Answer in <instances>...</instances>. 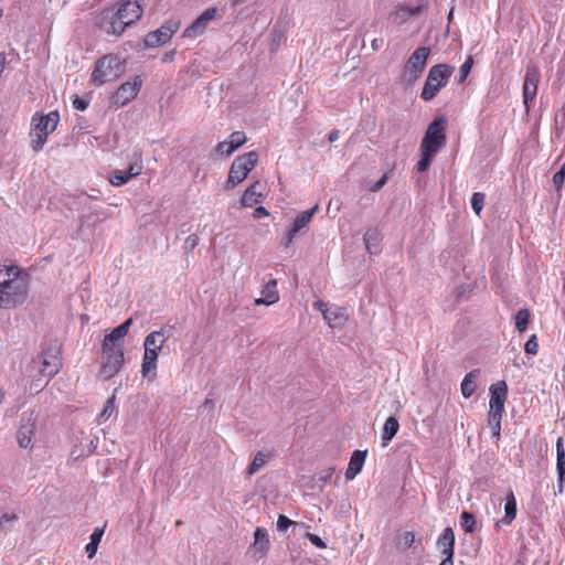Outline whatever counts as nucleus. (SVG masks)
I'll return each mask as SVG.
<instances>
[{"label":"nucleus","instance_id":"27","mask_svg":"<svg viewBox=\"0 0 565 565\" xmlns=\"http://www.w3.org/2000/svg\"><path fill=\"white\" fill-rule=\"evenodd\" d=\"M516 516V500L512 491H509L505 498V504H504V516L497 522V526H499L501 523L503 524H511L512 521Z\"/></svg>","mask_w":565,"mask_h":565},{"label":"nucleus","instance_id":"39","mask_svg":"<svg viewBox=\"0 0 565 565\" xmlns=\"http://www.w3.org/2000/svg\"><path fill=\"white\" fill-rule=\"evenodd\" d=\"M502 415L488 414V426L491 429L492 437L500 438Z\"/></svg>","mask_w":565,"mask_h":565},{"label":"nucleus","instance_id":"34","mask_svg":"<svg viewBox=\"0 0 565 565\" xmlns=\"http://www.w3.org/2000/svg\"><path fill=\"white\" fill-rule=\"evenodd\" d=\"M103 534H104V530L100 527H95L93 533L90 534L89 543L85 547L87 556L89 558L94 557V555L96 554L97 547H98V544L100 543Z\"/></svg>","mask_w":565,"mask_h":565},{"label":"nucleus","instance_id":"36","mask_svg":"<svg viewBox=\"0 0 565 565\" xmlns=\"http://www.w3.org/2000/svg\"><path fill=\"white\" fill-rule=\"evenodd\" d=\"M17 520L18 515L14 512H4L0 515V531L4 534L9 533Z\"/></svg>","mask_w":565,"mask_h":565},{"label":"nucleus","instance_id":"5","mask_svg":"<svg viewBox=\"0 0 565 565\" xmlns=\"http://www.w3.org/2000/svg\"><path fill=\"white\" fill-rule=\"evenodd\" d=\"M60 115L57 111H51L47 115L32 117L31 147L38 152L45 145L47 137L52 134L58 124Z\"/></svg>","mask_w":565,"mask_h":565},{"label":"nucleus","instance_id":"29","mask_svg":"<svg viewBox=\"0 0 565 565\" xmlns=\"http://www.w3.org/2000/svg\"><path fill=\"white\" fill-rule=\"evenodd\" d=\"M363 239H364L366 249L371 255L379 253L382 236L376 227L367 228L364 234Z\"/></svg>","mask_w":565,"mask_h":565},{"label":"nucleus","instance_id":"10","mask_svg":"<svg viewBox=\"0 0 565 565\" xmlns=\"http://www.w3.org/2000/svg\"><path fill=\"white\" fill-rule=\"evenodd\" d=\"M180 21L168 20L159 29L149 32L143 40L146 47H158L168 43L173 34L179 30Z\"/></svg>","mask_w":565,"mask_h":565},{"label":"nucleus","instance_id":"23","mask_svg":"<svg viewBox=\"0 0 565 565\" xmlns=\"http://www.w3.org/2000/svg\"><path fill=\"white\" fill-rule=\"evenodd\" d=\"M423 6H401L394 12L390 14V20L393 24L403 25L412 17L417 15L422 12Z\"/></svg>","mask_w":565,"mask_h":565},{"label":"nucleus","instance_id":"32","mask_svg":"<svg viewBox=\"0 0 565 565\" xmlns=\"http://www.w3.org/2000/svg\"><path fill=\"white\" fill-rule=\"evenodd\" d=\"M254 547L264 555L269 547L268 532L264 527H257L254 532Z\"/></svg>","mask_w":565,"mask_h":565},{"label":"nucleus","instance_id":"3","mask_svg":"<svg viewBox=\"0 0 565 565\" xmlns=\"http://www.w3.org/2000/svg\"><path fill=\"white\" fill-rule=\"evenodd\" d=\"M125 71V61L115 54H107L97 60L92 73V82L102 86L107 82L115 81Z\"/></svg>","mask_w":565,"mask_h":565},{"label":"nucleus","instance_id":"11","mask_svg":"<svg viewBox=\"0 0 565 565\" xmlns=\"http://www.w3.org/2000/svg\"><path fill=\"white\" fill-rule=\"evenodd\" d=\"M124 360V349L103 350L99 376L105 381L111 379L121 369Z\"/></svg>","mask_w":565,"mask_h":565},{"label":"nucleus","instance_id":"59","mask_svg":"<svg viewBox=\"0 0 565 565\" xmlns=\"http://www.w3.org/2000/svg\"><path fill=\"white\" fill-rule=\"evenodd\" d=\"M174 54L175 52L174 51H169V52H166L162 56V62L163 63H167V62H171L174 57Z\"/></svg>","mask_w":565,"mask_h":565},{"label":"nucleus","instance_id":"62","mask_svg":"<svg viewBox=\"0 0 565 565\" xmlns=\"http://www.w3.org/2000/svg\"><path fill=\"white\" fill-rule=\"evenodd\" d=\"M372 47H373V50H377L379 49V43H377L376 39L372 41Z\"/></svg>","mask_w":565,"mask_h":565},{"label":"nucleus","instance_id":"46","mask_svg":"<svg viewBox=\"0 0 565 565\" xmlns=\"http://www.w3.org/2000/svg\"><path fill=\"white\" fill-rule=\"evenodd\" d=\"M526 354L536 355L539 352V342L536 335H532L524 344Z\"/></svg>","mask_w":565,"mask_h":565},{"label":"nucleus","instance_id":"63","mask_svg":"<svg viewBox=\"0 0 565 565\" xmlns=\"http://www.w3.org/2000/svg\"><path fill=\"white\" fill-rule=\"evenodd\" d=\"M211 404H212V401H211V399H205V402H204V405H205V406H210Z\"/></svg>","mask_w":565,"mask_h":565},{"label":"nucleus","instance_id":"25","mask_svg":"<svg viewBox=\"0 0 565 565\" xmlns=\"http://www.w3.org/2000/svg\"><path fill=\"white\" fill-rule=\"evenodd\" d=\"M366 458V451L355 450L351 455L348 469L345 471V478L353 480L358 473L361 472Z\"/></svg>","mask_w":565,"mask_h":565},{"label":"nucleus","instance_id":"60","mask_svg":"<svg viewBox=\"0 0 565 565\" xmlns=\"http://www.w3.org/2000/svg\"><path fill=\"white\" fill-rule=\"evenodd\" d=\"M454 554L445 555V558L440 562V565H454Z\"/></svg>","mask_w":565,"mask_h":565},{"label":"nucleus","instance_id":"28","mask_svg":"<svg viewBox=\"0 0 565 565\" xmlns=\"http://www.w3.org/2000/svg\"><path fill=\"white\" fill-rule=\"evenodd\" d=\"M455 534L451 527H446L437 541V546L443 555L454 554Z\"/></svg>","mask_w":565,"mask_h":565},{"label":"nucleus","instance_id":"16","mask_svg":"<svg viewBox=\"0 0 565 565\" xmlns=\"http://www.w3.org/2000/svg\"><path fill=\"white\" fill-rule=\"evenodd\" d=\"M132 321V318H128L106 334L102 344V350L108 351L110 349H124L121 341L127 335Z\"/></svg>","mask_w":565,"mask_h":565},{"label":"nucleus","instance_id":"57","mask_svg":"<svg viewBox=\"0 0 565 565\" xmlns=\"http://www.w3.org/2000/svg\"><path fill=\"white\" fill-rule=\"evenodd\" d=\"M335 469L333 467H330L328 468L327 470H324L321 476H320V480L323 481V482H327L331 479L332 475L334 473Z\"/></svg>","mask_w":565,"mask_h":565},{"label":"nucleus","instance_id":"56","mask_svg":"<svg viewBox=\"0 0 565 565\" xmlns=\"http://www.w3.org/2000/svg\"><path fill=\"white\" fill-rule=\"evenodd\" d=\"M268 211L264 206H257L254 211V218L267 217Z\"/></svg>","mask_w":565,"mask_h":565},{"label":"nucleus","instance_id":"47","mask_svg":"<svg viewBox=\"0 0 565 565\" xmlns=\"http://www.w3.org/2000/svg\"><path fill=\"white\" fill-rule=\"evenodd\" d=\"M557 471V493H563L565 490V465L556 466Z\"/></svg>","mask_w":565,"mask_h":565},{"label":"nucleus","instance_id":"20","mask_svg":"<svg viewBox=\"0 0 565 565\" xmlns=\"http://www.w3.org/2000/svg\"><path fill=\"white\" fill-rule=\"evenodd\" d=\"M318 209H319V206H318V204H316L310 210L302 211L300 214L297 215L290 230L287 233V237H286V242H285L286 246H289L292 243L296 235L310 223L312 216L318 211Z\"/></svg>","mask_w":565,"mask_h":565},{"label":"nucleus","instance_id":"42","mask_svg":"<svg viewBox=\"0 0 565 565\" xmlns=\"http://www.w3.org/2000/svg\"><path fill=\"white\" fill-rule=\"evenodd\" d=\"M415 542V534L414 532L406 531L398 535L397 537V547L405 551L409 548L413 543Z\"/></svg>","mask_w":565,"mask_h":565},{"label":"nucleus","instance_id":"64","mask_svg":"<svg viewBox=\"0 0 565 565\" xmlns=\"http://www.w3.org/2000/svg\"><path fill=\"white\" fill-rule=\"evenodd\" d=\"M3 397H4L3 393L0 392V403L3 402Z\"/></svg>","mask_w":565,"mask_h":565},{"label":"nucleus","instance_id":"1","mask_svg":"<svg viewBox=\"0 0 565 565\" xmlns=\"http://www.w3.org/2000/svg\"><path fill=\"white\" fill-rule=\"evenodd\" d=\"M28 276L17 266L0 267V309H12L22 305L28 297Z\"/></svg>","mask_w":565,"mask_h":565},{"label":"nucleus","instance_id":"53","mask_svg":"<svg viewBox=\"0 0 565 565\" xmlns=\"http://www.w3.org/2000/svg\"><path fill=\"white\" fill-rule=\"evenodd\" d=\"M199 244V236L196 234H191L186 237L184 242V248L185 249H193Z\"/></svg>","mask_w":565,"mask_h":565},{"label":"nucleus","instance_id":"31","mask_svg":"<svg viewBox=\"0 0 565 565\" xmlns=\"http://www.w3.org/2000/svg\"><path fill=\"white\" fill-rule=\"evenodd\" d=\"M399 429L398 420L390 416L384 424L383 431H382V444L383 446H387L388 443L395 437Z\"/></svg>","mask_w":565,"mask_h":565},{"label":"nucleus","instance_id":"44","mask_svg":"<svg viewBox=\"0 0 565 565\" xmlns=\"http://www.w3.org/2000/svg\"><path fill=\"white\" fill-rule=\"evenodd\" d=\"M486 195L481 192H475L471 196V207L477 215H480L484 205Z\"/></svg>","mask_w":565,"mask_h":565},{"label":"nucleus","instance_id":"61","mask_svg":"<svg viewBox=\"0 0 565 565\" xmlns=\"http://www.w3.org/2000/svg\"><path fill=\"white\" fill-rule=\"evenodd\" d=\"M523 364V361L521 358H515L514 361H513V365L518 369H520Z\"/></svg>","mask_w":565,"mask_h":565},{"label":"nucleus","instance_id":"21","mask_svg":"<svg viewBox=\"0 0 565 565\" xmlns=\"http://www.w3.org/2000/svg\"><path fill=\"white\" fill-rule=\"evenodd\" d=\"M36 424L32 416L21 422V425L17 431V443L21 448H30L32 445L33 437L35 435Z\"/></svg>","mask_w":565,"mask_h":565},{"label":"nucleus","instance_id":"15","mask_svg":"<svg viewBox=\"0 0 565 565\" xmlns=\"http://www.w3.org/2000/svg\"><path fill=\"white\" fill-rule=\"evenodd\" d=\"M217 9L215 7L204 10L183 32L184 38L195 39L202 35L207 24L215 18Z\"/></svg>","mask_w":565,"mask_h":565},{"label":"nucleus","instance_id":"45","mask_svg":"<svg viewBox=\"0 0 565 565\" xmlns=\"http://www.w3.org/2000/svg\"><path fill=\"white\" fill-rule=\"evenodd\" d=\"M473 65V58L472 56H468L463 64L460 66L459 76H458V83H463L466 78L468 77L471 67Z\"/></svg>","mask_w":565,"mask_h":565},{"label":"nucleus","instance_id":"55","mask_svg":"<svg viewBox=\"0 0 565 565\" xmlns=\"http://www.w3.org/2000/svg\"><path fill=\"white\" fill-rule=\"evenodd\" d=\"M313 307L319 310L322 316H324V312H328L330 306L326 302H323L322 300H318L313 303Z\"/></svg>","mask_w":565,"mask_h":565},{"label":"nucleus","instance_id":"52","mask_svg":"<svg viewBox=\"0 0 565 565\" xmlns=\"http://www.w3.org/2000/svg\"><path fill=\"white\" fill-rule=\"evenodd\" d=\"M306 537L317 547L319 548H324L327 545L326 543L323 542V540L318 536L317 534H313V533H307L306 534Z\"/></svg>","mask_w":565,"mask_h":565},{"label":"nucleus","instance_id":"54","mask_svg":"<svg viewBox=\"0 0 565 565\" xmlns=\"http://www.w3.org/2000/svg\"><path fill=\"white\" fill-rule=\"evenodd\" d=\"M387 181V175L384 174L382 175V178L380 180H377L370 189L371 191L373 192H376V191H380L386 183Z\"/></svg>","mask_w":565,"mask_h":565},{"label":"nucleus","instance_id":"2","mask_svg":"<svg viewBox=\"0 0 565 565\" xmlns=\"http://www.w3.org/2000/svg\"><path fill=\"white\" fill-rule=\"evenodd\" d=\"M172 327L164 326L160 330L151 331L143 341V358L141 363V374L151 379L156 376L157 361L159 353L162 351L164 343L171 337Z\"/></svg>","mask_w":565,"mask_h":565},{"label":"nucleus","instance_id":"35","mask_svg":"<svg viewBox=\"0 0 565 565\" xmlns=\"http://www.w3.org/2000/svg\"><path fill=\"white\" fill-rule=\"evenodd\" d=\"M436 154H437L436 152H433L428 149L420 147V159L416 164V171L419 173L425 172L429 168V166Z\"/></svg>","mask_w":565,"mask_h":565},{"label":"nucleus","instance_id":"24","mask_svg":"<svg viewBox=\"0 0 565 565\" xmlns=\"http://www.w3.org/2000/svg\"><path fill=\"white\" fill-rule=\"evenodd\" d=\"M262 188V183L256 181L252 183L244 192L241 204L245 207H252L257 203H260L264 200V194L259 190Z\"/></svg>","mask_w":565,"mask_h":565},{"label":"nucleus","instance_id":"43","mask_svg":"<svg viewBox=\"0 0 565 565\" xmlns=\"http://www.w3.org/2000/svg\"><path fill=\"white\" fill-rule=\"evenodd\" d=\"M115 399H116V396L115 394H113L111 397H109L99 415V417L102 419H108L110 418L113 415H116L117 414V408H116V405H115Z\"/></svg>","mask_w":565,"mask_h":565},{"label":"nucleus","instance_id":"30","mask_svg":"<svg viewBox=\"0 0 565 565\" xmlns=\"http://www.w3.org/2000/svg\"><path fill=\"white\" fill-rule=\"evenodd\" d=\"M479 370H472L467 373L461 382L460 390L465 398H469L476 392V380L479 375Z\"/></svg>","mask_w":565,"mask_h":565},{"label":"nucleus","instance_id":"14","mask_svg":"<svg viewBox=\"0 0 565 565\" xmlns=\"http://www.w3.org/2000/svg\"><path fill=\"white\" fill-rule=\"evenodd\" d=\"M490 401H489V413L495 415H503L504 404L508 397V385L504 381H499L492 384L489 388Z\"/></svg>","mask_w":565,"mask_h":565},{"label":"nucleus","instance_id":"41","mask_svg":"<svg viewBox=\"0 0 565 565\" xmlns=\"http://www.w3.org/2000/svg\"><path fill=\"white\" fill-rule=\"evenodd\" d=\"M130 177L126 171L115 170L108 177L109 182L114 186H121L129 181Z\"/></svg>","mask_w":565,"mask_h":565},{"label":"nucleus","instance_id":"7","mask_svg":"<svg viewBox=\"0 0 565 565\" xmlns=\"http://www.w3.org/2000/svg\"><path fill=\"white\" fill-rule=\"evenodd\" d=\"M61 366L62 362L57 348L47 349L32 362V367L39 372L40 380H44L45 383L60 371Z\"/></svg>","mask_w":565,"mask_h":565},{"label":"nucleus","instance_id":"13","mask_svg":"<svg viewBox=\"0 0 565 565\" xmlns=\"http://www.w3.org/2000/svg\"><path fill=\"white\" fill-rule=\"evenodd\" d=\"M127 26L130 25L118 14L115 6L103 12L100 28L106 34L119 36Z\"/></svg>","mask_w":565,"mask_h":565},{"label":"nucleus","instance_id":"26","mask_svg":"<svg viewBox=\"0 0 565 565\" xmlns=\"http://www.w3.org/2000/svg\"><path fill=\"white\" fill-rule=\"evenodd\" d=\"M323 318L327 321L328 326L334 329L344 326L348 316L343 308L338 306H330L328 312H324Z\"/></svg>","mask_w":565,"mask_h":565},{"label":"nucleus","instance_id":"40","mask_svg":"<svg viewBox=\"0 0 565 565\" xmlns=\"http://www.w3.org/2000/svg\"><path fill=\"white\" fill-rule=\"evenodd\" d=\"M530 321V311L527 309H520L515 315V328L523 332L526 330Z\"/></svg>","mask_w":565,"mask_h":565},{"label":"nucleus","instance_id":"22","mask_svg":"<svg viewBox=\"0 0 565 565\" xmlns=\"http://www.w3.org/2000/svg\"><path fill=\"white\" fill-rule=\"evenodd\" d=\"M279 300V294L277 290V280L270 278L266 281L262 289V297L255 300V305H265L270 306L276 303Z\"/></svg>","mask_w":565,"mask_h":565},{"label":"nucleus","instance_id":"6","mask_svg":"<svg viewBox=\"0 0 565 565\" xmlns=\"http://www.w3.org/2000/svg\"><path fill=\"white\" fill-rule=\"evenodd\" d=\"M257 160L258 154L254 150L235 158L230 169L226 188L232 189L243 182L255 168Z\"/></svg>","mask_w":565,"mask_h":565},{"label":"nucleus","instance_id":"8","mask_svg":"<svg viewBox=\"0 0 565 565\" xmlns=\"http://www.w3.org/2000/svg\"><path fill=\"white\" fill-rule=\"evenodd\" d=\"M446 125L445 117L435 118L428 125L420 147L437 153L446 143Z\"/></svg>","mask_w":565,"mask_h":565},{"label":"nucleus","instance_id":"50","mask_svg":"<svg viewBox=\"0 0 565 565\" xmlns=\"http://www.w3.org/2000/svg\"><path fill=\"white\" fill-rule=\"evenodd\" d=\"M294 524L291 520H289L286 515L279 514L277 519V530L280 532H285L288 527Z\"/></svg>","mask_w":565,"mask_h":565},{"label":"nucleus","instance_id":"18","mask_svg":"<svg viewBox=\"0 0 565 565\" xmlns=\"http://www.w3.org/2000/svg\"><path fill=\"white\" fill-rule=\"evenodd\" d=\"M141 84L142 81L138 75L135 76L132 82H126L121 84L115 94V103L121 106L129 103L139 93Z\"/></svg>","mask_w":565,"mask_h":565},{"label":"nucleus","instance_id":"49","mask_svg":"<svg viewBox=\"0 0 565 565\" xmlns=\"http://www.w3.org/2000/svg\"><path fill=\"white\" fill-rule=\"evenodd\" d=\"M565 181V163L561 167V169L553 175V184L558 190L562 188Z\"/></svg>","mask_w":565,"mask_h":565},{"label":"nucleus","instance_id":"33","mask_svg":"<svg viewBox=\"0 0 565 565\" xmlns=\"http://www.w3.org/2000/svg\"><path fill=\"white\" fill-rule=\"evenodd\" d=\"M270 452L257 451L247 468V476H253L259 471L269 460Z\"/></svg>","mask_w":565,"mask_h":565},{"label":"nucleus","instance_id":"37","mask_svg":"<svg viewBox=\"0 0 565 565\" xmlns=\"http://www.w3.org/2000/svg\"><path fill=\"white\" fill-rule=\"evenodd\" d=\"M460 524L467 533H473L477 525L476 516L471 512L463 511L460 516Z\"/></svg>","mask_w":565,"mask_h":565},{"label":"nucleus","instance_id":"9","mask_svg":"<svg viewBox=\"0 0 565 565\" xmlns=\"http://www.w3.org/2000/svg\"><path fill=\"white\" fill-rule=\"evenodd\" d=\"M429 54L430 49L428 46H419L408 57L404 67V75L408 84L415 83L423 74Z\"/></svg>","mask_w":565,"mask_h":565},{"label":"nucleus","instance_id":"17","mask_svg":"<svg viewBox=\"0 0 565 565\" xmlns=\"http://www.w3.org/2000/svg\"><path fill=\"white\" fill-rule=\"evenodd\" d=\"M118 14L128 22L129 25L136 23L142 17V8L136 0H120L114 4Z\"/></svg>","mask_w":565,"mask_h":565},{"label":"nucleus","instance_id":"58","mask_svg":"<svg viewBox=\"0 0 565 565\" xmlns=\"http://www.w3.org/2000/svg\"><path fill=\"white\" fill-rule=\"evenodd\" d=\"M339 136H340L339 130L333 129V130H331V131L329 132V135H328V140H329L330 142H334V141H337V140L339 139Z\"/></svg>","mask_w":565,"mask_h":565},{"label":"nucleus","instance_id":"19","mask_svg":"<svg viewBox=\"0 0 565 565\" xmlns=\"http://www.w3.org/2000/svg\"><path fill=\"white\" fill-rule=\"evenodd\" d=\"M247 141L246 135L243 131H234L230 135L227 140L221 141L215 148V152L220 156H231L235 150L242 147Z\"/></svg>","mask_w":565,"mask_h":565},{"label":"nucleus","instance_id":"48","mask_svg":"<svg viewBox=\"0 0 565 565\" xmlns=\"http://www.w3.org/2000/svg\"><path fill=\"white\" fill-rule=\"evenodd\" d=\"M565 465V449L563 447V439L558 438L556 443V466Z\"/></svg>","mask_w":565,"mask_h":565},{"label":"nucleus","instance_id":"51","mask_svg":"<svg viewBox=\"0 0 565 565\" xmlns=\"http://www.w3.org/2000/svg\"><path fill=\"white\" fill-rule=\"evenodd\" d=\"M89 102L85 98L76 96L73 100V107L76 110L84 111L87 109Z\"/></svg>","mask_w":565,"mask_h":565},{"label":"nucleus","instance_id":"12","mask_svg":"<svg viewBox=\"0 0 565 565\" xmlns=\"http://www.w3.org/2000/svg\"><path fill=\"white\" fill-rule=\"evenodd\" d=\"M541 79V73L536 65H529L525 71L522 96L526 111L530 110V103L534 100L537 94V86Z\"/></svg>","mask_w":565,"mask_h":565},{"label":"nucleus","instance_id":"4","mask_svg":"<svg viewBox=\"0 0 565 565\" xmlns=\"http://www.w3.org/2000/svg\"><path fill=\"white\" fill-rule=\"evenodd\" d=\"M452 73L454 67L445 63L431 66L422 89L420 98L425 102L433 100L446 87Z\"/></svg>","mask_w":565,"mask_h":565},{"label":"nucleus","instance_id":"38","mask_svg":"<svg viewBox=\"0 0 565 565\" xmlns=\"http://www.w3.org/2000/svg\"><path fill=\"white\" fill-rule=\"evenodd\" d=\"M142 171V161H141V153L140 152H134L131 157V162L129 164L128 170L126 171L130 178L137 177Z\"/></svg>","mask_w":565,"mask_h":565}]
</instances>
